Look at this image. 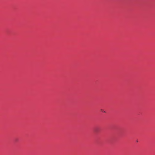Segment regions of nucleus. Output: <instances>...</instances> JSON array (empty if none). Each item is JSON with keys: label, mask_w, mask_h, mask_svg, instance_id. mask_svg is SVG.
<instances>
[{"label": "nucleus", "mask_w": 155, "mask_h": 155, "mask_svg": "<svg viewBox=\"0 0 155 155\" xmlns=\"http://www.w3.org/2000/svg\"><path fill=\"white\" fill-rule=\"evenodd\" d=\"M101 112H104V113H105V111L104 110H103V109H101Z\"/></svg>", "instance_id": "nucleus-1"}]
</instances>
